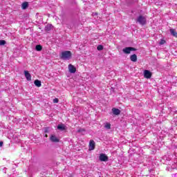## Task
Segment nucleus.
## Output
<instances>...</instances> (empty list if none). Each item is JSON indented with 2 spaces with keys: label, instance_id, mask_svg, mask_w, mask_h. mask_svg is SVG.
Masks as SVG:
<instances>
[{
  "label": "nucleus",
  "instance_id": "412c9836",
  "mask_svg": "<svg viewBox=\"0 0 177 177\" xmlns=\"http://www.w3.org/2000/svg\"><path fill=\"white\" fill-rule=\"evenodd\" d=\"M53 103H59V99L55 98V99L53 100Z\"/></svg>",
  "mask_w": 177,
  "mask_h": 177
},
{
  "label": "nucleus",
  "instance_id": "f257e3e1",
  "mask_svg": "<svg viewBox=\"0 0 177 177\" xmlns=\"http://www.w3.org/2000/svg\"><path fill=\"white\" fill-rule=\"evenodd\" d=\"M72 55H73V54L71 53V51L66 50V51H63V52L59 55V57H60L62 60H70V59H71Z\"/></svg>",
  "mask_w": 177,
  "mask_h": 177
},
{
  "label": "nucleus",
  "instance_id": "393cba45",
  "mask_svg": "<svg viewBox=\"0 0 177 177\" xmlns=\"http://www.w3.org/2000/svg\"><path fill=\"white\" fill-rule=\"evenodd\" d=\"M3 146V142L0 141V147H2Z\"/></svg>",
  "mask_w": 177,
  "mask_h": 177
},
{
  "label": "nucleus",
  "instance_id": "2eb2a0df",
  "mask_svg": "<svg viewBox=\"0 0 177 177\" xmlns=\"http://www.w3.org/2000/svg\"><path fill=\"white\" fill-rule=\"evenodd\" d=\"M170 33H171V35H173V37H176V38H177V32L175 31V29L171 28Z\"/></svg>",
  "mask_w": 177,
  "mask_h": 177
},
{
  "label": "nucleus",
  "instance_id": "9b49d317",
  "mask_svg": "<svg viewBox=\"0 0 177 177\" xmlns=\"http://www.w3.org/2000/svg\"><path fill=\"white\" fill-rule=\"evenodd\" d=\"M57 129L59 131H66V125L63 124H58L57 127Z\"/></svg>",
  "mask_w": 177,
  "mask_h": 177
},
{
  "label": "nucleus",
  "instance_id": "f03ea898",
  "mask_svg": "<svg viewBox=\"0 0 177 177\" xmlns=\"http://www.w3.org/2000/svg\"><path fill=\"white\" fill-rule=\"evenodd\" d=\"M135 50H136V48L133 47H125L124 48L122 49V52L125 55H129L131 52H135Z\"/></svg>",
  "mask_w": 177,
  "mask_h": 177
},
{
  "label": "nucleus",
  "instance_id": "6e6552de",
  "mask_svg": "<svg viewBox=\"0 0 177 177\" xmlns=\"http://www.w3.org/2000/svg\"><path fill=\"white\" fill-rule=\"evenodd\" d=\"M112 112L114 115H120L121 114V111L117 108H113Z\"/></svg>",
  "mask_w": 177,
  "mask_h": 177
},
{
  "label": "nucleus",
  "instance_id": "6ab92c4d",
  "mask_svg": "<svg viewBox=\"0 0 177 177\" xmlns=\"http://www.w3.org/2000/svg\"><path fill=\"white\" fill-rule=\"evenodd\" d=\"M6 44V41L5 40H0V46H3V45Z\"/></svg>",
  "mask_w": 177,
  "mask_h": 177
},
{
  "label": "nucleus",
  "instance_id": "f3484780",
  "mask_svg": "<svg viewBox=\"0 0 177 177\" xmlns=\"http://www.w3.org/2000/svg\"><path fill=\"white\" fill-rule=\"evenodd\" d=\"M35 49L37 50V52H41V50H42V46L37 45Z\"/></svg>",
  "mask_w": 177,
  "mask_h": 177
},
{
  "label": "nucleus",
  "instance_id": "1a4fd4ad",
  "mask_svg": "<svg viewBox=\"0 0 177 177\" xmlns=\"http://www.w3.org/2000/svg\"><path fill=\"white\" fill-rule=\"evenodd\" d=\"M95 141L91 140L89 142V149L90 150H94L95 149Z\"/></svg>",
  "mask_w": 177,
  "mask_h": 177
},
{
  "label": "nucleus",
  "instance_id": "ddd939ff",
  "mask_svg": "<svg viewBox=\"0 0 177 177\" xmlns=\"http://www.w3.org/2000/svg\"><path fill=\"white\" fill-rule=\"evenodd\" d=\"M34 84L35 86H37V88L41 87L42 85V84L41 83V81H39V80H35Z\"/></svg>",
  "mask_w": 177,
  "mask_h": 177
},
{
  "label": "nucleus",
  "instance_id": "b1692460",
  "mask_svg": "<svg viewBox=\"0 0 177 177\" xmlns=\"http://www.w3.org/2000/svg\"><path fill=\"white\" fill-rule=\"evenodd\" d=\"M66 26H67L68 28H73V26H71V25L66 24Z\"/></svg>",
  "mask_w": 177,
  "mask_h": 177
},
{
  "label": "nucleus",
  "instance_id": "20e7f679",
  "mask_svg": "<svg viewBox=\"0 0 177 177\" xmlns=\"http://www.w3.org/2000/svg\"><path fill=\"white\" fill-rule=\"evenodd\" d=\"M68 71L69 73H71V74H75V72L77 71V68L73 64H69Z\"/></svg>",
  "mask_w": 177,
  "mask_h": 177
},
{
  "label": "nucleus",
  "instance_id": "bb28decb",
  "mask_svg": "<svg viewBox=\"0 0 177 177\" xmlns=\"http://www.w3.org/2000/svg\"><path fill=\"white\" fill-rule=\"evenodd\" d=\"M174 176L177 177V174H174Z\"/></svg>",
  "mask_w": 177,
  "mask_h": 177
},
{
  "label": "nucleus",
  "instance_id": "4be33fe9",
  "mask_svg": "<svg viewBox=\"0 0 177 177\" xmlns=\"http://www.w3.org/2000/svg\"><path fill=\"white\" fill-rule=\"evenodd\" d=\"M164 44H165V40H161L160 42V45H164Z\"/></svg>",
  "mask_w": 177,
  "mask_h": 177
},
{
  "label": "nucleus",
  "instance_id": "5701e85b",
  "mask_svg": "<svg viewBox=\"0 0 177 177\" xmlns=\"http://www.w3.org/2000/svg\"><path fill=\"white\" fill-rule=\"evenodd\" d=\"M83 131H85V130H84V129H79L77 130V132L81 133V132H83Z\"/></svg>",
  "mask_w": 177,
  "mask_h": 177
},
{
  "label": "nucleus",
  "instance_id": "aec40b11",
  "mask_svg": "<svg viewBox=\"0 0 177 177\" xmlns=\"http://www.w3.org/2000/svg\"><path fill=\"white\" fill-rule=\"evenodd\" d=\"M97 50H103V46L98 45L97 47Z\"/></svg>",
  "mask_w": 177,
  "mask_h": 177
},
{
  "label": "nucleus",
  "instance_id": "4468645a",
  "mask_svg": "<svg viewBox=\"0 0 177 177\" xmlns=\"http://www.w3.org/2000/svg\"><path fill=\"white\" fill-rule=\"evenodd\" d=\"M52 28H53V26H52V24H48L45 27V31H50V30H52Z\"/></svg>",
  "mask_w": 177,
  "mask_h": 177
},
{
  "label": "nucleus",
  "instance_id": "a211bd4d",
  "mask_svg": "<svg viewBox=\"0 0 177 177\" xmlns=\"http://www.w3.org/2000/svg\"><path fill=\"white\" fill-rule=\"evenodd\" d=\"M104 128H106V129H111V124L107 122L105 124Z\"/></svg>",
  "mask_w": 177,
  "mask_h": 177
},
{
  "label": "nucleus",
  "instance_id": "7ed1b4c3",
  "mask_svg": "<svg viewBox=\"0 0 177 177\" xmlns=\"http://www.w3.org/2000/svg\"><path fill=\"white\" fill-rule=\"evenodd\" d=\"M137 21L139 24H141V26H145V24H146V17L140 15L137 19Z\"/></svg>",
  "mask_w": 177,
  "mask_h": 177
},
{
  "label": "nucleus",
  "instance_id": "0eeeda50",
  "mask_svg": "<svg viewBox=\"0 0 177 177\" xmlns=\"http://www.w3.org/2000/svg\"><path fill=\"white\" fill-rule=\"evenodd\" d=\"M100 161H109V157L106 156L104 153H101L100 155Z\"/></svg>",
  "mask_w": 177,
  "mask_h": 177
},
{
  "label": "nucleus",
  "instance_id": "423d86ee",
  "mask_svg": "<svg viewBox=\"0 0 177 177\" xmlns=\"http://www.w3.org/2000/svg\"><path fill=\"white\" fill-rule=\"evenodd\" d=\"M50 140L54 143H57L59 142V138L53 134L50 136Z\"/></svg>",
  "mask_w": 177,
  "mask_h": 177
},
{
  "label": "nucleus",
  "instance_id": "39448f33",
  "mask_svg": "<svg viewBox=\"0 0 177 177\" xmlns=\"http://www.w3.org/2000/svg\"><path fill=\"white\" fill-rule=\"evenodd\" d=\"M144 77L145 78L150 79L151 78V72L149 70L144 71Z\"/></svg>",
  "mask_w": 177,
  "mask_h": 177
},
{
  "label": "nucleus",
  "instance_id": "9d476101",
  "mask_svg": "<svg viewBox=\"0 0 177 177\" xmlns=\"http://www.w3.org/2000/svg\"><path fill=\"white\" fill-rule=\"evenodd\" d=\"M24 75H25V77H26L27 81H31V74H30V73H28V71H24Z\"/></svg>",
  "mask_w": 177,
  "mask_h": 177
},
{
  "label": "nucleus",
  "instance_id": "f8f14e48",
  "mask_svg": "<svg viewBox=\"0 0 177 177\" xmlns=\"http://www.w3.org/2000/svg\"><path fill=\"white\" fill-rule=\"evenodd\" d=\"M130 60L131 62H137L138 61V56L136 54H133L132 55L130 56Z\"/></svg>",
  "mask_w": 177,
  "mask_h": 177
},
{
  "label": "nucleus",
  "instance_id": "a878e982",
  "mask_svg": "<svg viewBox=\"0 0 177 177\" xmlns=\"http://www.w3.org/2000/svg\"><path fill=\"white\" fill-rule=\"evenodd\" d=\"M93 16H97V13L93 12Z\"/></svg>",
  "mask_w": 177,
  "mask_h": 177
},
{
  "label": "nucleus",
  "instance_id": "dca6fc26",
  "mask_svg": "<svg viewBox=\"0 0 177 177\" xmlns=\"http://www.w3.org/2000/svg\"><path fill=\"white\" fill-rule=\"evenodd\" d=\"M21 8L22 9H24V10H25V9H26L27 8H28V2L25 1L21 4Z\"/></svg>",
  "mask_w": 177,
  "mask_h": 177
}]
</instances>
